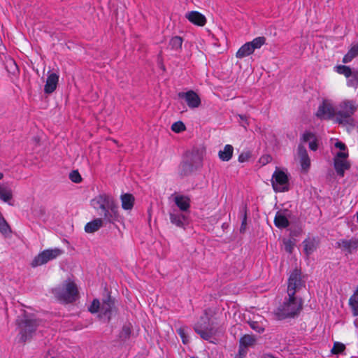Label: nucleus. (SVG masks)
Segmentation results:
<instances>
[{
	"label": "nucleus",
	"mask_w": 358,
	"mask_h": 358,
	"mask_svg": "<svg viewBox=\"0 0 358 358\" xmlns=\"http://www.w3.org/2000/svg\"><path fill=\"white\" fill-rule=\"evenodd\" d=\"M305 287V281L302 280L301 271L294 269L288 278L287 297L275 310V317L280 320L297 317L303 309V301L296 294Z\"/></svg>",
	"instance_id": "f257e3e1"
},
{
	"label": "nucleus",
	"mask_w": 358,
	"mask_h": 358,
	"mask_svg": "<svg viewBox=\"0 0 358 358\" xmlns=\"http://www.w3.org/2000/svg\"><path fill=\"white\" fill-rule=\"evenodd\" d=\"M92 203L98 213L103 216V223L114 224L120 221L119 206L111 196L100 194L92 200Z\"/></svg>",
	"instance_id": "f03ea898"
},
{
	"label": "nucleus",
	"mask_w": 358,
	"mask_h": 358,
	"mask_svg": "<svg viewBox=\"0 0 358 358\" xmlns=\"http://www.w3.org/2000/svg\"><path fill=\"white\" fill-rule=\"evenodd\" d=\"M193 329L202 339L210 342H212L211 338L219 332V327L210 319L206 310H204L203 314L194 324Z\"/></svg>",
	"instance_id": "7ed1b4c3"
},
{
	"label": "nucleus",
	"mask_w": 358,
	"mask_h": 358,
	"mask_svg": "<svg viewBox=\"0 0 358 358\" xmlns=\"http://www.w3.org/2000/svg\"><path fill=\"white\" fill-rule=\"evenodd\" d=\"M17 324L20 329V339L22 342H26L32 338L39 325V321L24 314L17 320Z\"/></svg>",
	"instance_id": "20e7f679"
},
{
	"label": "nucleus",
	"mask_w": 358,
	"mask_h": 358,
	"mask_svg": "<svg viewBox=\"0 0 358 358\" xmlns=\"http://www.w3.org/2000/svg\"><path fill=\"white\" fill-rule=\"evenodd\" d=\"M52 293L58 300L72 303L76 300L78 291L74 282H68L53 289Z\"/></svg>",
	"instance_id": "39448f33"
},
{
	"label": "nucleus",
	"mask_w": 358,
	"mask_h": 358,
	"mask_svg": "<svg viewBox=\"0 0 358 358\" xmlns=\"http://www.w3.org/2000/svg\"><path fill=\"white\" fill-rule=\"evenodd\" d=\"M271 183L273 190L276 192H284L289 190V179L287 173L275 169L272 176Z\"/></svg>",
	"instance_id": "423d86ee"
},
{
	"label": "nucleus",
	"mask_w": 358,
	"mask_h": 358,
	"mask_svg": "<svg viewBox=\"0 0 358 358\" xmlns=\"http://www.w3.org/2000/svg\"><path fill=\"white\" fill-rule=\"evenodd\" d=\"M63 250L59 248L45 250L34 257L31 262L32 267L43 265L60 256Z\"/></svg>",
	"instance_id": "0eeeda50"
},
{
	"label": "nucleus",
	"mask_w": 358,
	"mask_h": 358,
	"mask_svg": "<svg viewBox=\"0 0 358 358\" xmlns=\"http://www.w3.org/2000/svg\"><path fill=\"white\" fill-rule=\"evenodd\" d=\"M355 111V106L353 101H345L342 102L335 113L337 121L339 123H348Z\"/></svg>",
	"instance_id": "6e6552de"
},
{
	"label": "nucleus",
	"mask_w": 358,
	"mask_h": 358,
	"mask_svg": "<svg viewBox=\"0 0 358 358\" xmlns=\"http://www.w3.org/2000/svg\"><path fill=\"white\" fill-rule=\"evenodd\" d=\"M336 244L346 255L354 254L358 250V236L341 239Z\"/></svg>",
	"instance_id": "1a4fd4ad"
},
{
	"label": "nucleus",
	"mask_w": 358,
	"mask_h": 358,
	"mask_svg": "<svg viewBox=\"0 0 358 358\" xmlns=\"http://www.w3.org/2000/svg\"><path fill=\"white\" fill-rule=\"evenodd\" d=\"M178 96L179 99H184L190 108H196L201 105L199 96L193 90L179 92Z\"/></svg>",
	"instance_id": "9d476101"
},
{
	"label": "nucleus",
	"mask_w": 358,
	"mask_h": 358,
	"mask_svg": "<svg viewBox=\"0 0 358 358\" xmlns=\"http://www.w3.org/2000/svg\"><path fill=\"white\" fill-rule=\"evenodd\" d=\"M203 154V151L194 148L192 151L187 152L185 159L190 163L196 170L202 166Z\"/></svg>",
	"instance_id": "9b49d317"
},
{
	"label": "nucleus",
	"mask_w": 358,
	"mask_h": 358,
	"mask_svg": "<svg viewBox=\"0 0 358 358\" xmlns=\"http://www.w3.org/2000/svg\"><path fill=\"white\" fill-rule=\"evenodd\" d=\"M59 82V75L55 73H51L48 76L44 92L45 94L52 93L57 88Z\"/></svg>",
	"instance_id": "f8f14e48"
},
{
	"label": "nucleus",
	"mask_w": 358,
	"mask_h": 358,
	"mask_svg": "<svg viewBox=\"0 0 358 358\" xmlns=\"http://www.w3.org/2000/svg\"><path fill=\"white\" fill-rule=\"evenodd\" d=\"M186 18L197 26H204L206 23V17L198 11H191L186 14Z\"/></svg>",
	"instance_id": "ddd939ff"
},
{
	"label": "nucleus",
	"mask_w": 358,
	"mask_h": 358,
	"mask_svg": "<svg viewBox=\"0 0 358 358\" xmlns=\"http://www.w3.org/2000/svg\"><path fill=\"white\" fill-rule=\"evenodd\" d=\"M334 166L337 175L343 177L345 171L350 169V163L346 159H334Z\"/></svg>",
	"instance_id": "4468645a"
},
{
	"label": "nucleus",
	"mask_w": 358,
	"mask_h": 358,
	"mask_svg": "<svg viewBox=\"0 0 358 358\" xmlns=\"http://www.w3.org/2000/svg\"><path fill=\"white\" fill-rule=\"evenodd\" d=\"M174 202L182 212L188 211L190 208V199L187 196L176 195L174 197Z\"/></svg>",
	"instance_id": "2eb2a0df"
},
{
	"label": "nucleus",
	"mask_w": 358,
	"mask_h": 358,
	"mask_svg": "<svg viewBox=\"0 0 358 358\" xmlns=\"http://www.w3.org/2000/svg\"><path fill=\"white\" fill-rule=\"evenodd\" d=\"M169 218L173 224L178 227H184V222L186 219V216L184 214L173 210L172 212L169 213Z\"/></svg>",
	"instance_id": "dca6fc26"
},
{
	"label": "nucleus",
	"mask_w": 358,
	"mask_h": 358,
	"mask_svg": "<svg viewBox=\"0 0 358 358\" xmlns=\"http://www.w3.org/2000/svg\"><path fill=\"white\" fill-rule=\"evenodd\" d=\"M274 224L279 229H285L289 225V221L284 213L278 211L274 218Z\"/></svg>",
	"instance_id": "f3484780"
},
{
	"label": "nucleus",
	"mask_w": 358,
	"mask_h": 358,
	"mask_svg": "<svg viewBox=\"0 0 358 358\" xmlns=\"http://www.w3.org/2000/svg\"><path fill=\"white\" fill-rule=\"evenodd\" d=\"M13 196L11 187L7 183L0 184V199L4 202H8Z\"/></svg>",
	"instance_id": "a211bd4d"
},
{
	"label": "nucleus",
	"mask_w": 358,
	"mask_h": 358,
	"mask_svg": "<svg viewBox=\"0 0 358 358\" xmlns=\"http://www.w3.org/2000/svg\"><path fill=\"white\" fill-rule=\"evenodd\" d=\"M303 251L307 256L311 255L317 249L315 238H308L303 241Z\"/></svg>",
	"instance_id": "6ab92c4d"
},
{
	"label": "nucleus",
	"mask_w": 358,
	"mask_h": 358,
	"mask_svg": "<svg viewBox=\"0 0 358 358\" xmlns=\"http://www.w3.org/2000/svg\"><path fill=\"white\" fill-rule=\"evenodd\" d=\"M122 202V208L124 210H131L134 205V197L131 194H122L120 196Z\"/></svg>",
	"instance_id": "aec40b11"
},
{
	"label": "nucleus",
	"mask_w": 358,
	"mask_h": 358,
	"mask_svg": "<svg viewBox=\"0 0 358 358\" xmlns=\"http://www.w3.org/2000/svg\"><path fill=\"white\" fill-rule=\"evenodd\" d=\"M103 224V223L101 218H96L86 224L85 226V231L87 233H94L102 227Z\"/></svg>",
	"instance_id": "412c9836"
},
{
	"label": "nucleus",
	"mask_w": 358,
	"mask_h": 358,
	"mask_svg": "<svg viewBox=\"0 0 358 358\" xmlns=\"http://www.w3.org/2000/svg\"><path fill=\"white\" fill-rule=\"evenodd\" d=\"M113 306V302L112 301L110 297L109 296L106 300H103L102 305L100 308L101 313L106 317L109 320L111 317L112 308Z\"/></svg>",
	"instance_id": "4be33fe9"
},
{
	"label": "nucleus",
	"mask_w": 358,
	"mask_h": 358,
	"mask_svg": "<svg viewBox=\"0 0 358 358\" xmlns=\"http://www.w3.org/2000/svg\"><path fill=\"white\" fill-rule=\"evenodd\" d=\"M254 50L249 42L243 45L237 51L236 57L239 59L248 57L254 52Z\"/></svg>",
	"instance_id": "5701e85b"
},
{
	"label": "nucleus",
	"mask_w": 358,
	"mask_h": 358,
	"mask_svg": "<svg viewBox=\"0 0 358 358\" xmlns=\"http://www.w3.org/2000/svg\"><path fill=\"white\" fill-rule=\"evenodd\" d=\"M234 148L231 145H226L222 150L219 152V157L224 162L229 161L233 155Z\"/></svg>",
	"instance_id": "b1692460"
},
{
	"label": "nucleus",
	"mask_w": 358,
	"mask_h": 358,
	"mask_svg": "<svg viewBox=\"0 0 358 358\" xmlns=\"http://www.w3.org/2000/svg\"><path fill=\"white\" fill-rule=\"evenodd\" d=\"M333 108L330 106L324 103H323L322 105L319 106L317 111L316 113V115L320 118H323L326 115L330 117L333 115Z\"/></svg>",
	"instance_id": "393cba45"
},
{
	"label": "nucleus",
	"mask_w": 358,
	"mask_h": 358,
	"mask_svg": "<svg viewBox=\"0 0 358 358\" xmlns=\"http://www.w3.org/2000/svg\"><path fill=\"white\" fill-rule=\"evenodd\" d=\"M358 56V43L353 45L348 52L344 55L342 62L345 64L350 62L354 58Z\"/></svg>",
	"instance_id": "a878e982"
},
{
	"label": "nucleus",
	"mask_w": 358,
	"mask_h": 358,
	"mask_svg": "<svg viewBox=\"0 0 358 358\" xmlns=\"http://www.w3.org/2000/svg\"><path fill=\"white\" fill-rule=\"evenodd\" d=\"M194 170V167L189 162H188L186 159L183 160L182 162L180 164L179 166V173L181 176H187L192 173Z\"/></svg>",
	"instance_id": "bb28decb"
},
{
	"label": "nucleus",
	"mask_w": 358,
	"mask_h": 358,
	"mask_svg": "<svg viewBox=\"0 0 358 358\" xmlns=\"http://www.w3.org/2000/svg\"><path fill=\"white\" fill-rule=\"evenodd\" d=\"M256 342L255 338L250 334H245L241 337L239 340V345L243 348H248L255 345Z\"/></svg>",
	"instance_id": "cd10ccee"
},
{
	"label": "nucleus",
	"mask_w": 358,
	"mask_h": 358,
	"mask_svg": "<svg viewBox=\"0 0 358 358\" xmlns=\"http://www.w3.org/2000/svg\"><path fill=\"white\" fill-rule=\"evenodd\" d=\"M182 41L180 36H174L170 40L169 46L172 50L179 51L182 48Z\"/></svg>",
	"instance_id": "c85d7f7f"
},
{
	"label": "nucleus",
	"mask_w": 358,
	"mask_h": 358,
	"mask_svg": "<svg viewBox=\"0 0 358 358\" xmlns=\"http://www.w3.org/2000/svg\"><path fill=\"white\" fill-rule=\"evenodd\" d=\"M6 69L9 73L13 75H15L19 71L18 66L15 61L12 58H9L6 60Z\"/></svg>",
	"instance_id": "c756f323"
},
{
	"label": "nucleus",
	"mask_w": 358,
	"mask_h": 358,
	"mask_svg": "<svg viewBox=\"0 0 358 358\" xmlns=\"http://www.w3.org/2000/svg\"><path fill=\"white\" fill-rule=\"evenodd\" d=\"M12 231L3 217L0 214V233L5 236H8L11 234Z\"/></svg>",
	"instance_id": "7c9ffc66"
},
{
	"label": "nucleus",
	"mask_w": 358,
	"mask_h": 358,
	"mask_svg": "<svg viewBox=\"0 0 358 358\" xmlns=\"http://www.w3.org/2000/svg\"><path fill=\"white\" fill-rule=\"evenodd\" d=\"M347 86L355 89L358 87V71H353L352 75L347 77Z\"/></svg>",
	"instance_id": "2f4dec72"
},
{
	"label": "nucleus",
	"mask_w": 358,
	"mask_h": 358,
	"mask_svg": "<svg viewBox=\"0 0 358 358\" xmlns=\"http://www.w3.org/2000/svg\"><path fill=\"white\" fill-rule=\"evenodd\" d=\"M249 43L255 50V49L260 48L266 43V38L264 36H259L254 38Z\"/></svg>",
	"instance_id": "473e14b6"
},
{
	"label": "nucleus",
	"mask_w": 358,
	"mask_h": 358,
	"mask_svg": "<svg viewBox=\"0 0 358 358\" xmlns=\"http://www.w3.org/2000/svg\"><path fill=\"white\" fill-rule=\"evenodd\" d=\"M336 71L341 75L345 76L346 78L349 77L352 75L353 71H352L351 68L345 65H340L336 66Z\"/></svg>",
	"instance_id": "72a5a7b5"
},
{
	"label": "nucleus",
	"mask_w": 358,
	"mask_h": 358,
	"mask_svg": "<svg viewBox=\"0 0 358 358\" xmlns=\"http://www.w3.org/2000/svg\"><path fill=\"white\" fill-rule=\"evenodd\" d=\"M316 136L314 133L308 131H306L301 137V143H306L308 141L310 142L313 140H315Z\"/></svg>",
	"instance_id": "f704fd0d"
},
{
	"label": "nucleus",
	"mask_w": 358,
	"mask_h": 358,
	"mask_svg": "<svg viewBox=\"0 0 358 358\" xmlns=\"http://www.w3.org/2000/svg\"><path fill=\"white\" fill-rule=\"evenodd\" d=\"M249 325L251 329L255 331L257 333H263L264 331V327L262 324H259L258 322L250 321L249 322Z\"/></svg>",
	"instance_id": "c9c22d12"
},
{
	"label": "nucleus",
	"mask_w": 358,
	"mask_h": 358,
	"mask_svg": "<svg viewBox=\"0 0 358 358\" xmlns=\"http://www.w3.org/2000/svg\"><path fill=\"white\" fill-rule=\"evenodd\" d=\"M185 125L181 121L174 122L171 125V129L176 133H180L185 130Z\"/></svg>",
	"instance_id": "e433bc0d"
},
{
	"label": "nucleus",
	"mask_w": 358,
	"mask_h": 358,
	"mask_svg": "<svg viewBox=\"0 0 358 358\" xmlns=\"http://www.w3.org/2000/svg\"><path fill=\"white\" fill-rule=\"evenodd\" d=\"M101 306L99 299H94L88 308V310L92 313H96L99 310Z\"/></svg>",
	"instance_id": "4c0bfd02"
},
{
	"label": "nucleus",
	"mask_w": 358,
	"mask_h": 358,
	"mask_svg": "<svg viewBox=\"0 0 358 358\" xmlns=\"http://www.w3.org/2000/svg\"><path fill=\"white\" fill-rule=\"evenodd\" d=\"M69 178L72 182L76 183H79L82 180L81 176L77 170H73L70 173Z\"/></svg>",
	"instance_id": "58836bf2"
},
{
	"label": "nucleus",
	"mask_w": 358,
	"mask_h": 358,
	"mask_svg": "<svg viewBox=\"0 0 358 358\" xmlns=\"http://www.w3.org/2000/svg\"><path fill=\"white\" fill-rule=\"evenodd\" d=\"M345 346L344 344L339 342H336L334 344V347L331 350V352L333 354H339L343 352L345 350Z\"/></svg>",
	"instance_id": "ea45409f"
},
{
	"label": "nucleus",
	"mask_w": 358,
	"mask_h": 358,
	"mask_svg": "<svg viewBox=\"0 0 358 358\" xmlns=\"http://www.w3.org/2000/svg\"><path fill=\"white\" fill-rule=\"evenodd\" d=\"M299 159L302 169L304 171H307L310 166V160L308 155L304 157H299Z\"/></svg>",
	"instance_id": "a19ab883"
},
{
	"label": "nucleus",
	"mask_w": 358,
	"mask_h": 358,
	"mask_svg": "<svg viewBox=\"0 0 358 358\" xmlns=\"http://www.w3.org/2000/svg\"><path fill=\"white\" fill-rule=\"evenodd\" d=\"M130 334H131L130 327L127 324L124 325L122 327V331L120 334V338L122 339H126L129 337Z\"/></svg>",
	"instance_id": "79ce46f5"
},
{
	"label": "nucleus",
	"mask_w": 358,
	"mask_h": 358,
	"mask_svg": "<svg viewBox=\"0 0 358 358\" xmlns=\"http://www.w3.org/2000/svg\"><path fill=\"white\" fill-rule=\"evenodd\" d=\"M251 156L252 154L250 151L243 152L239 155L238 160L239 162L243 163L248 162L250 159Z\"/></svg>",
	"instance_id": "37998d69"
},
{
	"label": "nucleus",
	"mask_w": 358,
	"mask_h": 358,
	"mask_svg": "<svg viewBox=\"0 0 358 358\" xmlns=\"http://www.w3.org/2000/svg\"><path fill=\"white\" fill-rule=\"evenodd\" d=\"M246 226H247V211H246V207H245L243 219H242V222H241V225L240 227L241 233H244L245 231Z\"/></svg>",
	"instance_id": "c03bdc74"
},
{
	"label": "nucleus",
	"mask_w": 358,
	"mask_h": 358,
	"mask_svg": "<svg viewBox=\"0 0 358 358\" xmlns=\"http://www.w3.org/2000/svg\"><path fill=\"white\" fill-rule=\"evenodd\" d=\"M349 305L358 306V287L354 294L350 297Z\"/></svg>",
	"instance_id": "a18cd8bd"
},
{
	"label": "nucleus",
	"mask_w": 358,
	"mask_h": 358,
	"mask_svg": "<svg viewBox=\"0 0 358 358\" xmlns=\"http://www.w3.org/2000/svg\"><path fill=\"white\" fill-rule=\"evenodd\" d=\"M297 153H298L299 157H306L308 155L306 148L302 144L299 145L298 149H297Z\"/></svg>",
	"instance_id": "49530a36"
},
{
	"label": "nucleus",
	"mask_w": 358,
	"mask_h": 358,
	"mask_svg": "<svg viewBox=\"0 0 358 358\" xmlns=\"http://www.w3.org/2000/svg\"><path fill=\"white\" fill-rule=\"evenodd\" d=\"M348 156L349 154L348 150L345 151L341 150V152H337L334 159H346L348 157Z\"/></svg>",
	"instance_id": "de8ad7c7"
},
{
	"label": "nucleus",
	"mask_w": 358,
	"mask_h": 358,
	"mask_svg": "<svg viewBox=\"0 0 358 358\" xmlns=\"http://www.w3.org/2000/svg\"><path fill=\"white\" fill-rule=\"evenodd\" d=\"M178 335L181 337L183 343H186L187 342V336L185 334V330L184 328H180L177 330Z\"/></svg>",
	"instance_id": "09e8293b"
},
{
	"label": "nucleus",
	"mask_w": 358,
	"mask_h": 358,
	"mask_svg": "<svg viewBox=\"0 0 358 358\" xmlns=\"http://www.w3.org/2000/svg\"><path fill=\"white\" fill-rule=\"evenodd\" d=\"M272 160V157L271 155H263L260 159H259V162L262 164V165H266V164L269 163Z\"/></svg>",
	"instance_id": "8fccbe9b"
},
{
	"label": "nucleus",
	"mask_w": 358,
	"mask_h": 358,
	"mask_svg": "<svg viewBox=\"0 0 358 358\" xmlns=\"http://www.w3.org/2000/svg\"><path fill=\"white\" fill-rule=\"evenodd\" d=\"M248 353V350L245 348L239 345L238 346V356L240 358H244Z\"/></svg>",
	"instance_id": "3c124183"
},
{
	"label": "nucleus",
	"mask_w": 358,
	"mask_h": 358,
	"mask_svg": "<svg viewBox=\"0 0 358 358\" xmlns=\"http://www.w3.org/2000/svg\"><path fill=\"white\" fill-rule=\"evenodd\" d=\"M308 147H309L310 150H311L313 151H316L317 150L318 143H317V138H315V140H313V141L309 142Z\"/></svg>",
	"instance_id": "603ef678"
},
{
	"label": "nucleus",
	"mask_w": 358,
	"mask_h": 358,
	"mask_svg": "<svg viewBox=\"0 0 358 358\" xmlns=\"http://www.w3.org/2000/svg\"><path fill=\"white\" fill-rule=\"evenodd\" d=\"M239 118L241 120V126H243L244 128H246L247 126L249 124L248 120H247V117L245 115H239Z\"/></svg>",
	"instance_id": "864d4df0"
},
{
	"label": "nucleus",
	"mask_w": 358,
	"mask_h": 358,
	"mask_svg": "<svg viewBox=\"0 0 358 358\" xmlns=\"http://www.w3.org/2000/svg\"><path fill=\"white\" fill-rule=\"evenodd\" d=\"M335 147L340 149L341 150L345 151L347 150L346 145L341 141H337L335 143Z\"/></svg>",
	"instance_id": "5fc2aeb1"
},
{
	"label": "nucleus",
	"mask_w": 358,
	"mask_h": 358,
	"mask_svg": "<svg viewBox=\"0 0 358 358\" xmlns=\"http://www.w3.org/2000/svg\"><path fill=\"white\" fill-rule=\"evenodd\" d=\"M285 250L289 252V253H291L292 252V249H293V245L292 244V242L290 241L286 242L285 243Z\"/></svg>",
	"instance_id": "6e6d98bb"
},
{
	"label": "nucleus",
	"mask_w": 358,
	"mask_h": 358,
	"mask_svg": "<svg viewBox=\"0 0 358 358\" xmlns=\"http://www.w3.org/2000/svg\"><path fill=\"white\" fill-rule=\"evenodd\" d=\"M352 313V315L354 317L358 316V306H354V305H349Z\"/></svg>",
	"instance_id": "4d7b16f0"
},
{
	"label": "nucleus",
	"mask_w": 358,
	"mask_h": 358,
	"mask_svg": "<svg viewBox=\"0 0 358 358\" xmlns=\"http://www.w3.org/2000/svg\"><path fill=\"white\" fill-rule=\"evenodd\" d=\"M262 358H276L275 357H273V355H269V354H266V355H264Z\"/></svg>",
	"instance_id": "13d9d810"
},
{
	"label": "nucleus",
	"mask_w": 358,
	"mask_h": 358,
	"mask_svg": "<svg viewBox=\"0 0 358 358\" xmlns=\"http://www.w3.org/2000/svg\"><path fill=\"white\" fill-rule=\"evenodd\" d=\"M354 324H355L356 327H357V325H358V320H357V319H356V320L354 321Z\"/></svg>",
	"instance_id": "bf43d9fd"
},
{
	"label": "nucleus",
	"mask_w": 358,
	"mask_h": 358,
	"mask_svg": "<svg viewBox=\"0 0 358 358\" xmlns=\"http://www.w3.org/2000/svg\"><path fill=\"white\" fill-rule=\"evenodd\" d=\"M3 177V175L2 173H0V180H1Z\"/></svg>",
	"instance_id": "052dcab7"
},
{
	"label": "nucleus",
	"mask_w": 358,
	"mask_h": 358,
	"mask_svg": "<svg viewBox=\"0 0 358 358\" xmlns=\"http://www.w3.org/2000/svg\"><path fill=\"white\" fill-rule=\"evenodd\" d=\"M357 222H358V212L357 213Z\"/></svg>",
	"instance_id": "680f3d73"
},
{
	"label": "nucleus",
	"mask_w": 358,
	"mask_h": 358,
	"mask_svg": "<svg viewBox=\"0 0 358 358\" xmlns=\"http://www.w3.org/2000/svg\"><path fill=\"white\" fill-rule=\"evenodd\" d=\"M50 358H55V357H50Z\"/></svg>",
	"instance_id": "e2e57ef3"
},
{
	"label": "nucleus",
	"mask_w": 358,
	"mask_h": 358,
	"mask_svg": "<svg viewBox=\"0 0 358 358\" xmlns=\"http://www.w3.org/2000/svg\"><path fill=\"white\" fill-rule=\"evenodd\" d=\"M47 358H48V357H47Z\"/></svg>",
	"instance_id": "0e129e2a"
}]
</instances>
